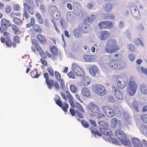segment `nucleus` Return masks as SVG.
<instances>
[{
    "label": "nucleus",
    "instance_id": "a19ab883",
    "mask_svg": "<svg viewBox=\"0 0 147 147\" xmlns=\"http://www.w3.org/2000/svg\"><path fill=\"white\" fill-rule=\"evenodd\" d=\"M80 30L78 27V28L75 29L74 31V33L75 36L76 37H78L80 34Z\"/></svg>",
    "mask_w": 147,
    "mask_h": 147
},
{
    "label": "nucleus",
    "instance_id": "37998d69",
    "mask_svg": "<svg viewBox=\"0 0 147 147\" xmlns=\"http://www.w3.org/2000/svg\"><path fill=\"white\" fill-rule=\"evenodd\" d=\"M7 26L1 24V26L0 28L1 33H2L3 32L7 30Z\"/></svg>",
    "mask_w": 147,
    "mask_h": 147
},
{
    "label": "nucleus",
    "instance_id": "3c124183",
    "mask_svg": "<svg viewBox=\"0 0 147 147\" xmlns=\"http://www.w3.org/2000/svg\"><path fill=\"white\" fill-rule=\"evenodd\" d=\"M11 9V6L8 5H6L5 9V12L7 13H9L10 12Z\"/></svg>",
    "mask_w": 147,
    "mask_h": 147
},
{
    "label": "nucleus",
    "instance_id": "8fccbe9b",
    "mask_svg": "<svg viewBox=\"0 0 147 147\" xmlns=\"http://www.w3.org/2000/svg\"><path fill=\"white\" fill-rule=\"evenodd\" d=\"M13 8L15 11H19L20 10V7L18 4H15L13 5Z\"/></svg>",
    "mask_w": 147,
    "mask_h": 147
},
{
    "label": "nucleus",
    "instance_id": "f8f14e48",
    "mask_svg": "<svg viewBox=\"0 0 147 147\" xmlns=\"http://www.w3.org/2000/svg\"><path fill=\"white\" fill-rule=\"evenodd\" d=\"M95 90L97 93L99 95L103 96L106 92L105 88L103 85L98 84L95 86Z\"/></svg>",
    "mask_w": 147,
    "mask_h": 147
},
{
    "label": "nucleus",
    "instance_id": "412c9836",
    "mask_svg": "<svg viewBox=\"0 0 147 147\" xmlns=\"http://www.w3.org/2000/svg\"><path fill=\"white\" fill-rule=\"evenodd\" d=\"M80 4L76 2H74L73 3V7L74 11L76 13H79L80 11L79 7L80 6Z\"/></svg>",
    "mask_w": 147,
    "mask_h": 147
},
{
    "label": "nucleus",
    "instance_id": "bf43d9fd",
    "mask_svg": "<svg viewBox=\"0 0 147 147\" xmlns=\"http://www.w3.org/2000/svg\"><path fill=\"white\" fill-rule=\"evenodd\" d=\"M67 74L69 78L74 79H75V76L72 72L70 71Z\"/></svg>",
    "mask_w": 147,
    "mask_h": 147
},
{
    "label": "nucleus",
    "instance_id": "680f3d73",
    "mask_svg": "<svg viewBox=\"0 0 147 147\" xmlns=\"http://www.w3.org/2000/svg\"><path fill=\"white\" fill-rule=\"evenodd\" d=\"M40 55L44 58H47V54L44 51H42L41 52L39 53Z\"/></svg>",
    "mask_w": 147,
    "mask_h": 147
},
{
    "label": "nucleus",
    "instance_id": "f3484780",
    "mask_svg": "<svg viewBox=\"0 0 147 147\" xmlns=\"http://www.w3.org/2000/svg\"><path fill=\"white\" fill-rule=\"evenodd\" d=\"M131 12L134 18H137L139 16V12L136 4H133L131 7Z\"/></svg>",
    "mask_w": 147,
    "mask_h": 147
},
{
    "label": "nucleus",
    "instance_id": "473e14b6",
    "mask_svg": "<svg viewBox=\"0 0 147 147\" xmlns=\"http://www.w3.org/2000/svg\"><path fill=\"white\" fill-rule=\"evenodd\" d=\"M30 74L31 76L33 78H37L39 76L37 69L31 71Z\"/></svg>",
    "mask_w": 147,
    "mask_h": 147
},
{
    "label": "nucleus",
    "instance_id": "ea45409f",
    "mask_svg": "<svg viewBox=\"0 0 147 147\" xmlns=\"http://www.w3.org/2000/svg\"><path fill=\"white\" fill-rule=\"evenodd\" d=\"M76 106L78 110L80 111L82 113H83L84 112V110L83 107L80 103H76Z\"/></svg>",
    "mask_w": 147,
    "mask_h": 147
},
{
    "label": "nucleus",
    "instance_id": "2f4dec72",
    "mask_svg": "<svg viewBox=\"0 0 147 147\" xmlns=\"http://www.w3.org/2000/svg\"><path fill=\"white\" fill-rule=\"evenodd\" d=\"M82 92L83 95L86 97H88L90 95V92L86 87H84L82 89Z\"/></svg>",
    "mask_w": 147,
    "mask_h": 147
},
{
    "label": "nucleus",
    "instance_id": "338daca9",
    "mask_svg": "<svg viewBox=\"0 0 147 147\" xmlns=\"http://www.w3.org/2000/svg\"><path fill=\"white\" fill-rule=\"evenodd\" d=\"M76 113L78 116L81 118H83L84 117L83 115L79 111H77Z\"/></svg>",
    "mask_w": 147,
    "mask_h": 147
},
{
    "label": "nucleus",
    "instance_id": "4d7b16f0",
    "mask_svg": "<svg viewBox=\"0 0 147 147\" xmlns=\"http://www.w3.org/2000/svg\"><path fill=\"white\" fill-rule=\"evenodd\" d=\"M108 100L109 102L111 103L114 102L115 101L114 98L111 96H108Z\"/></svg>",
    "mask_w": 147,
    "mask_h": 147
},
{
    "label": "nucleus",
    "instance_id": "9d476101",
    "mask_svg": "<svg viewBox=\"0 0 147 147\" xmlns=\"http://www.w3.org/2000/svg\"><path fill=\"white\" fill-rule=\"evenodd\" d=\"M60 98L58 97V98H55L54 99L56 104L59 107H61L63 111L66 112L67 111V109L69 107V105L65 102L63 104L60 100Z\"/></svg>",
    "mask_w": 147,
    "mask_h": 147
},
{
    "label": "nucleus",
    "instance_id": "a211bd4d",
    "mask_svg": "<svg viewBox=\"0 0 147 147\" xmlns=\"http://www.w3.org/2000/svg\"><path fill=\"white\" fill-rule=\"evenodd\" d=\"M132 142L134 147H143L142 142L139 139L137 138H132Z\"/></svg>",
    "mask_w": 147,
    "mask_h": 147
},
{
    "label": "nucleus",
    "instance_id": "c9c22d12",
    "mask_svg": "<svg viewBox=\"0 0 147 147\" xmlns=\"http://www.w3.org/2000/svg\"><path fill=\"white\" fill-rule=\"evenodd\" d=\"M147 124V120H139L137 122V125L141 126H145Z\"/></svg>",
    "mask_w": 147,
    "mask_h": 147
},
{
    "label": "nucleus",
    "instance_id": "2eb2a0df",
    "mask_svg": "<svg viewBox=\"0 0 147 147\" xmlns=\"http://www.w3.org/2000/svg\"><path fill=\"white\" fill-rule=\"evenodd\" d=\"M99 38L102 40H104L109 37L110 36V33L107 30H102L99 32Z\"/></svg>",
    "mask_w": 147,
    "mask_h": 147
},
{
    "label": "nucleus",
    "instance_id": "e433bc0d",
    "mask_svg": "<svg viewBox=\"0 0 147 147\" xmlns=\"http://www.w3.org/2000/svg\"><path fill=\"white\" fill-rule=\"evenodd\" d=\"M98 123L100 126L103 127L104 128H108L109 127L108 124L103 120L99 121Z\"/></svg>",
    "mask_w": 147,
    "mask_h": 147
},
{
    "label": "nucleus",
    "instance_id": "603ef678",
    "mask_svg": "<svg viewBox=\"0 0 147 147\" xmlns=\"http://www.w3.org/2000/svg\"><path fill=\"white\" fill-rule=\"evenodd\" d=\"M128 47L129 50L133 52L135 50V48L134 46L132 44L130 43L128 45Z\"/></svg>",
    "mask_w": 147,
    "mask_h": 147
},
{
    "label": "nucleus",
    "instance_id": "4be33fe9",
    "mask_svg": "<svg viewBox=\"0 0 147 147\" xmlns=\"http://www.w3.org/2000/svg\"><path fill=\"white\" fill-rule=\"evenodd\" d=\"M37 40L41 44H43L46 43L47 40L45 36L39 34L36 36Z\"/></svg>",
    "mask_w": 147,
    "mask_h": 147
},
{
    "label": "nucleus",
    "instance_id": "7c9ffc66",
    "mask_svg": "<svg viewBox=\"0 0 147 147\" xmlns=\"http://www.w3.org/2000/svg\"><path fill=\"white\" fill-rule=\"evenodd\" d=\"M138 106V102L136 101H134L131 105V107L138 112L139 111Z\"/></svg>",
    "mask_w": 147,
    "mask_h": 147
},
{
    "label": "nucleus",
    "instance_id": "a18cd8bd",
    "mask_svg": "<svg viewBox=\"0 0 147 147\" xmlns=\"http://www.w3.org/2000/svg\"><path fill=\"white\" fill-rule=\"evenodd\" d=\"M81 123L82 126L85 128H88L89 127L88 123L85 120H82Z\"/></svg>",
    "mask_w": 147,
    "mask_h": 147
},
{
    "label": "nucleus",
    "instance_id": "72a5a7b5",
    "mask_svg": "<svg viewBox=\"0 0 147 147\" xmlns=\"http://www.w3.org/2000/svg\"><path fill=\"white\" fill-rule=\"evenodd\" d=\"M13 20L14 23L18 25H21L23 23L22 20L18 18H14Z\"/></svg>",
    "mask_w": 147,
    "mask_h": 147
},
{
    "label": "nucleus",
    "instance_id": "a878e982",
    "mask_svg": "<svg viewBox=\"0 0 147 147\" xmlns=\"http://www.w3.org/2000/svg\"><path fill=\"white\" fill-rule=\"evenodd\" d=\"M140 90L142 93L144 94H147V87L144 84H142L140 87Z\"/></svg>",
    "mask_w": 147,
    "mask_h": 147
},
{
    "label": "nucleus",
    "instance_id": "f03ea898",
    "mask_svg": "<svg viewBox=\"0 0 147 147\" xmlns=\"http://www.w3.org/2000/svg\"><path fill=\"white\" fill-rule=\"evenodd\" d=\"M43 76L45 79V82L47 84L48 88L50 90H51L52 86H55L56 90L59 91V86L57 81H54L51 79H49V74L47 73H45Z\"/></svg>",
    "mask_w": 147,
    "mask_h": 147
},
{
    "label": "nucleus",
    "instance_id": "c756f323",
    "mask_svg": "<svg viewBox=\"0 0 147 147\" xmlns=\"http://www.w3.org/2000/svg\"><path fill=\"white\" fill-rule=\"evenodd\" d=\"M90 83L89 78L86 77H84L82 79V84L84 86H88Z\"/></svg>",
    "mask_w": 147,
    "mask_h": 147
},
{
    "label": "nucleus",
    "instance_id": "39448f33",
    "mask_svg": "<svg viewBox=\"0 0 147 147\" xmlns=\"http://www.w3.org/2000/svg\"><path fill=\"white\" fill-rule=\"evenodd\" d=\"M51 16L53 19L58 20L60 18L61 14L59 10L55 6L51 5L48 9Z\"/></svg>",
    "mask_w": 147,
    "mask_h": 147
},
{
    "label": "nucleus",
    "instance_id": "e2e57ef3",
    "mask_svg": "<svg viewBox=\"0 0 147 147\" xmlns=\"http://www.w3.org/2000/svg\"><path fill=\"white\" fill-rule=\"evenodd\" d=\"M20 37L17 36H15L13 38L14 41L16 43H20Z\"/></svg>",
    "mask_w": 147,
    "mask_h": 147
},
{
    "label": "nucleus",
    "instance_id": "de8ad7c7",
    "mask_svg": "<svg viewBox=\"0 0 147 147\" xmlns=\"http://www.w3.org/2000/svg\"><path fill=\"white\" fill-rule=\"evenodd\" d=\"M5 44L7 47H10L11 46L12 43L10 38H7L6 40Z\"/></svg>",
    "mask_w": 147,
    "mask_h": 147
},
{
    "label": "nucleus",
    "instance_id": "4468645a",
    "mask_svg": "<svg viewBox=\"0 0 147 147\" xmlns=\"http://www.w3.org/2000/svg\"><path fill=\"white\" fill-rule=\"evenodd\" d=\"M112 91L116 97L118 99L121 100L123 98V94L116 86H112Z\"/></svg>",
    "mask_w": 147,
    "mask_h": 147
},
{
    "label": "nucleus",
    "instance_id": "7ed1b4c3",
    "mask_svg": "<svg viewBox=\"0 0 147 147\" xmlns=\"http://www.w3.org/2000/svg\"><path fill=\"white\" fill-rule=\"evenodd\" d=\"M115 134L117 138L124 145L129 146L131 144L130 141L127 139L126 135L122 130L117 129L115 132Z\"/></svg>",
    "mask_w": 147,
    "mask_h": 147
},
{
    "label": "nucleus",
    "instance_id": "864d4df0",
    "mask_svg": "<svg viewBox=\"0 0 147 147\" xmlns=\"http://www.w3.org/2000/svg\"><path fill=\"white\" fill-rule=\"evenodd\" d=\"M47 69L49 74L51 76H53L54 75V72L53 71V69L50 67H48L47 68Z\"/></svg>",
    "mask_w": 147,
    "mask_h": 147
},
{
    "label": "nucleus",
    "instance_id": "774afa93",
    "mask_svg": "<svg viewBox=\"0 0 147 147\" xmlns=\"http://www.w3.org/2000/svg\"><path fill=\"white\" fill-rule=\"evenodd\" d=\"M142 71L147 76V69L144 68L143 67H141Z\"/></svg>",
    "mask_w": 147,
    "mask_h": 147
},
{
    "label": "nucleus",
    "instance_id": "6e6d98bb",
    "mask_svg": "<svg viewBox=\"0 0 147 147\" xmlns=\"http://www.w3.org/2000/svg\"><path fill=\"white\" fill-rule=\"evenodd\" d=\"M111 142L113 144H114L117 145H119L120 144V142L117 140L115 138H110Z\"/></svg>",
    "mask_w": 147,
    "mask_h": 147
},
{
    "label": "nucleus",
    "instance_id": "58836bf2",
    "mask_svg": "<svg viewBox=\"0 0 147 147\" xmlns=\"http://www.w3.org/2000/svg\"><path fill=\"white\" fill-rule=\"evenodd\" d=\"M23 17L25 18L26 20H28L30 18V16L29 15L26 9H23Z\"/></svg>",
    "mask_w": 147,
    "mask_h": 147
},
{
    "label": "nucleus",
    "instance_id": "1a4fd4ad",
    "mask_svg": "<svg viewBox=\"0 0 147 147\" xmlns=\"http://www.w3.org/2000/svg\"><path fill=\"white\" fill-rule=\"evenodd\" d=\"M88 109L90 111L88 113L91 117H94L99 112V108L96 105L91 103L88 107Z\"/></svg>",
    "mask_w": 147,
    "mask_h": 147
},
{
    "label": "nucleus",
    "instance_id": "393cba45",
    "mask_svg": "<svg viewBox=\"0 0 147 147\" xmlns=\"http://www.w3.org/2000/svg\"><path fill=\"white\" fill-rule=\"evenodd\" d=\"M33 30L35 32L38 33H42V29L38 25L35 24L33 26Z\"/></svg>",
    "mask_w": 147,
    "mask_h": 147
},
{
    "label": "nucleus",
    "instance_id": "6e6552de",
    "mask_svg": "<svg viewBox=\"0 0 147 147\" xmlns=\"http://www.w3.org/2000/svg\"><path fill=\"white\" fill-rule=\"evenodd\" d=\"M100 29H109L113 27L114 24L110 21H102L98 24Z\"/></svg>",
    "mask_w": 147,
    "mask_h": 147
},
{
    "label": "nucleus",
    "instance_id": "f257e3e1",
    "mask_svg": "<svg viewBox=\"0 0 147 147\" xmlns=\"http://www.w3.org/2000/svg\"><path fill=\"white\" fill-rule=\"evenodd\" d=\"M117 41L114 39L108 40L106 43L105 50L109 53L115 52L119 49Z\"/></svg>",
    "mask_w": 147,
    "mask_h": 147
},
{
    "label": "nucleus",
    "instance_id": "09e8293b",
    "mask_svg": "<svg viewBox=\"0 0 147 147\" xmlns=\"http://www.w3.org/2000/svg\"><path fill=\"white\" fill-rule=\"evenodd\" d=\"M66 98H68L69 101L73 99V98L70 93L68 91H67L66 92Z\"/></svg>",
    "mask_w": 147,
    "mask_h": 147
},
{
    "label": "nucleus",
    "instance_id": "5fc2aeb1",
    "mask_svg": "<svg viewBox=\"0 0 147 147\" xmlns=\"http://www.w3.org/2000/svg\"><path fill=\"white\" fill-rule=\"evenodd\" d=\"M128 57L130 60L131 62L134 61L135 57V55L133 54H129Z\"/></svg>",
    "mask_w": 147,
    "mask_h": 147
},
{
    "label": "nucleus",
    "instance_id": "0eeeda50",
    "mask_svg": "<svg viewBox=\"0 0 147 147\" xmlns=\"http://www.w3.org/2000/svg\"><path fill=\"white\" fill-rule=\"evenodd\" d=\"M72 69L77 76H84V73L83 69L75 63H72Z\"/></svg>",
    "mask_w": 147,
    "mask_h": 147
},
{
    "label": "nucleus",
    "instance_id": "c85d7f7f",
    "mask_svg": "<svg viewBox=\"0 0 147 147\" xmlns=\"http://www.w3.org/2000/svg\"><path fill=\"white\" fill-rule=\"evenodd\" d=\"M11 26L15 34L18 35L20 34V31L16 25L13 24L11 25Z\"/></svg>",
    "mask_w": 147,
    "mask_h": 147
},
{
    "label": "nucleus",
    "instance_id": "4c0bfd02",
    "mask_svg": "<svg viewBox=\"0 0 147 147\" xmlns=\"http://www.w3.org/2000/svg\"><path fill=\"white\" fill-rule=\"evenodd\" d=\"M84 58L87 62H91L92 61V55H85Z\"/></svg>",
    "mask_w": 147,
    "mask_h": 147
},
{
    "label": "nucleus",
    "instance_id": "b1692460",
    "mask_svg": "<svg viewBox=\"0 0 147 147\" xmlns=\"http://www.w3.org/2000/svg\"><path fill=\"white\" fill-rule=\"evenodd\" d=\"M113 8V5L111 3H108L106 4L104 7V10L105 11L109 12Z\"/></svg>",
    "mask_w": 147,
    "mask_h": 147
},
{
    "label": "nucleus",
    "instance_id": "f704fd0d",
    "mask_svg": "<svg viewBox=\"0 0 147 147\" xmlns=\"http://www.w3.org/2000/svg\"><path fill=\"white\" fill-rule=\"evenodd\" d=\"M50 51L51 53L54 55H58V50L55 46H52L50 49Z\"/></svg>",
    "mask_w": 147,
    "mask_h": 147
},
{
    "label": "nucleus",
    "instance_id": "9b49d317",
    "mask_svg": "<svg viewBox=\"0 0 147 147\" xmlns=\"http://www.w3.org/2000/svg\"><path fill=\"white\" fill-rule=\"evenodd\" d=\"M27 2L24 3L23 4L24 9L26 10H27L29 12L31 15H33L34 13V11L32 7L33 4V2L32 0H31L30 2V1H26Z\"/></svg>",
    "mask_w": 147,
    "mask_h": 147
},
{
    "label": "nucleus",
    "instance_id": "cd10ccee",
    "mask_svg": "<svg viewBox=\"0 0 147 147\" xmlns=\"http://www.w3.org/2000/svg\"><path fill=\"white\" fill-rule=\"evenodd\" d=\"M113 120H112L111 125L112 127H115L117 125H118L120 127L121 126L122 123L120 120H119L118 121V120H114L113 121Z\"/></svg>",
    "mask_w": 147,
    "mask_h": 147
},
{
    "label": "nucleus",
    "instance_id": "c03bdc74",
    "mask_svg": "<svg viewBox=\"0 0 147 147\" xmlns=\"http://www.w3.org/2000/svg\"><path fill=\"white\" fill-rule=\"evenodd\" d=\"M55 76L57 80L60 81L61 80V76L60 74L58 71H55Z\"/></svg>",
    "mask_w": 147,
    "mask_h": 147
},
{
    "label": "nucleus",
    "instance_id": "423d86ee",
    "mask_svg": "<svg viewBox=\"0 0 147 147\" xmlns=\"http://www.w3.org/2000/svg\"><path fill=\"white\" fill-rule=\"evenodd\" d=\"M137 88V85L136 83L133 81H129L127 88L129 94L131 96H133L136 91Z\"/></svg>",
    "mask_w": 147,
    "mask_h": 147
},
{
    "label": "nucleus",
    "instance_id": "20e7f679",
    "mask_svg": "<svg viewBox=\"0 0 147 147\" xmlns=\"http://www.w3.org/2000/svg\"><path fill=\"white\" fill-rule=\"evenodd\" d=\"M109 66L112 69L118 70L124 68L126 66L125 63L123 60L118 61L113 60L109 64Z\"/></svg>",
    "mask_w": 147,
    "mask_h": 147
},
{
    "label": "nucleus",
    "instance_id": "49530a36",
    "mask_svg": "<svg viewBox=\"0 0 147 147\" xmlns=\"http://www.w3.org/2000/svg\"><path fill=\"white\" fill-rule=\"evenodd\" d=\"M134 42L137 45H140L142 46H143L144 45L142 41L139 38H138L136 39Z\"/></svg>",
    "mask_w": 147,
    "mask_h": 147
},
{
    "label": "nucleus",
    "instance_id": "052dcab7",
    "mask_svg": "<svg viewBox=\"0 0 147 147\" xmlns=\"http://www.w3.org/2000/svg\"><path fill=\"white\" fill-rule=\"evenodd\" d=\"M119 27L120 29L123 28L124 26V22L123 21H121L118 24Z\"/></svg>",
    "mask_w": 147,
    "mask_h": 147
},
{
    "label": "nucleus",
    "instance_id": "79ce46f5",
    "mask_svg": "<svg viewBox=\"0 0 147 147\" xmlns=\"http://www.w3.org/2000/svg\"><path fill=\"white\" fill-rule=\"evenodd\" d=\"M71 91L73 93H76L78 91L77 87L73 85H71L70 86Z\"/></svg>",
    "mask_w": 147,
    "mask_h": 147
},
{
    "label": "nucleus",
    "instance_id": "ddd939ff",
    "mask_svg": "<svg viewBox=\"0 0 147 147\" xmlns=\"http://www.w3.org/2000/svg\"><path fill=\"white\" fill-rule=\"evenodd\" d=\"M104 112L108 116L112 117L114 115V113L112 109L108 106L104 105L102 107Z\"/></svg>",
    "mask_w": 147,
    "mask_h": 147
},
{
    "label": "nucleus",
    "instance_id": "13d9d810",
    "mask_svg": "<svg viewBox=\"0 0 147 147\" xmlns=\"http://www.w3.org/2000/svg\"><path fill=\"white\" fill-rule=\"evenodd\" d=\"M60 23L63 28H64L66 24L65 20L63 18L60 19Z\"/></svg>",
    "mask_w": 147,
    "mask_h": 147
},
{
    "label": "nucleus",
    "instance_id": "0e129e2a",
    "mask_svg": "<svg viewBox=\"0 0 147 147\" xmlns=\"http://www.w3.org/2000/svg\"><path fill=\"white\" fill-rule=\"evenodd\" d=\"M61 88L63 89L65 88L64 82L63 80L62 79L61 80Z\"/></svg>",
    "mask_w": 147,
    "mask_h": 147
},
{
    "label": "nucleus",
    "instance_id": "6ab92c4d",
    "mask_svg": "<svg viewBox=\"0 0 147 147\" xmlns=\"http://www.w3.org/2000/svg\"><path fill=\"white\" fill-rule=\"evenodd\" d=\"M108 128L101 127L100 129V132L103 134L109 137L112 135V132Z\"/></svg>",
    "mask_w": 147,
    "mask_h": 147
},
{
    "label": "nucleus",
    "instance_id": "aec40b11",
    "mask_svg": "<svg viewBox=\"0 0 147 147\" xmlns=\"http://www.w3.org/2000/svg\"><path fill=\"white\" fill-rule=\"evenodd\" d=\"M90 71L93 76H95L96 73H98V68L95 65H92L89 68Z\"/></svg>",
    "mask_w": 147,
    "mask_h": 147
},
{
    "label": "nucleus",
    "instance_id": "69168bd1",
    "mask_svg": "<svg viewBox=\"0 0 147 147\" xmlns=\"http://www.w3.org/2000/svg\"><path fill=\"white\" fill-rule=\"evenodd\" d=\"M69 112L72 116H73L75 115V111L73 108H70Z\"/></svg>",
    "mask_w": 147,
    "mask_h": 147
},
{
    "label": "nucleus",
    "instance_id": "5701e85b",
    "mask_svg": "<svg viewBox=\"0 0 147 147\" xmlns=\"http://www.w3.org/2000/svg\"><path fill=\"white\" fill-rule=\"evenodd\" d=\"M117 87L121 89L124 88L126 86V84L125 82L120 80L117 81Z\"/></svg>",
    "mask_w": 147,
    "mask_h": 147
},
{
    "label": "nucleus",
    "instance_id": "bb28decb",
    "mask_svg": "<svg viewBox=\"0 0 147 147\" xmlns=\"http://www.w3.org/2000/svg\"><path fill=\"white\" fill-rule=\"evenodd\" d=\"M1 24L8 27H10L11 25L9 20L4 18L2 19L1 21Z\"/></svg>",
    "mask_w": 147,
    "mask_h": 147
},
{
    "label": "nucleus",
    "instance_id": "dca6fc26",
    "mask_svg": "<svg viewBox=\"0 0 147 147\" xmlns=\"http://www.w3.org/2000/svg\"><path fill=\"white\" fill-rule=\"evenodd\" d=\"M89 27L90 25L89 24L84 23L80 25L79 27L81 32L84 33H87L89 31Z\"/></svg>",
    "mask_w": 147,
    "mask_h": 147
}]
</instances>
